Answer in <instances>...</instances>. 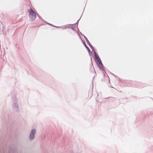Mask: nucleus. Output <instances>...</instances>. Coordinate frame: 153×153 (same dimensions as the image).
<instances>
[{"label": "nucleus", "mask_w": 153, "mask_h": 153, "mask_svg": "<svg viewBox=\"0 0 153 153\" xmlns=\"http://www.w3.org/2000/svg\"><path fill=\"white\" fill-rule=\"evenodd\" d=\"M95 56L97 61V63L99 67L101 69H103V66L101 61L98 56L95 55Z\"/></svg>", "instance_id": "2"}, {"label": "nucleus", "mask_w": 153, "mask_h": 153, "mask_svg": "<svg viewBox=\"0 0 153 153\" xmlns=\"http://www.w3.org/2000/svg\"><path fill=\"white\" fill-rule=\"evenodd\" d=\"M89 43H90V44H89V45L90 46L91 48H93V46L91 45V44L89 43V42H88Z\"/></svg>", "instance_id": "5"}, {"label": "nucleus", "mask_w": 153, "mask_h": 153, "mask_svg": "<svg viewBox=\"0 0 153 153\" xmlns=\"http://www.w3.org/2000/svg\"><path fill=\"white\" fill-rule=\"evenodd\" d=\"M28 11L30 19L32 20H34L36 17V13L32 8L28 10Z\"/></svg>", "instance_id": "1"}, {"label": "nucleus", "mask_w": 153, "mask_h": 153, "mask_svg": "<svg viewBox=\"0 0 153 153\" xmlns=\"http://www.w3.org/2000/svg\"><path fill=\"white\" fill-rule=\"evenodd\" d=\"M36 132V130L35 129H33L32 130L30 135V138L31 140H32L34 138Z\"/></svg>", "instance_id": "3"}, {"label": "nucleus", "mask_w": 153, "mask_h": 153, "mask_svg": "<svg viewBox=\"0 0 153 153\" xmlns=\"http://www.w3.org/2000/svg\"><path fill=\"white\" fill-rule=\"evenodd\" d=\"M84 45L85 46V47L88 49L89 50V48H88L87 46L86 45V44L85 43H84Z\"/></svg>", "instance_id": "4"}]
</instances>
